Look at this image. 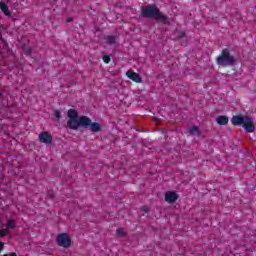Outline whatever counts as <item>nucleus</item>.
<instances>
[{
	"instance_id": "nucleus-6",
	"label": "nucleus",
	"mask_w": 256,
	"mask_h": 256,
	"mask_svg": "<svg viewBox=\"0 0 256 256\" xmlns=\"http://www.w3.org/2000/svg\"><path fill=\"white\" fill-rule=\"evenodd\" d=\"M40 143H45L46 145H50V143H53V136L49 134L47 131H43L39 134L38 137Z\"/></svg>"
},
{
	"instance_id": "nucleus-5",
	"label": "nucleus",
	"mask_w": 256,
	"mask_h": 256,
	"mask_svg": "<svg viewBox=\"0 0 256 256\" xmlns=\"http://www.w3.org/2000/svg\"><path fill=\"white\" fill-rule=\"evenodd\" d=\"M56 241L58 243V246L64 247V249H69V247H71V238L67 233L59 234Z\"/></svg>"
},
{
	"instance_id": "nucleus-9",
	"label": "nucleus",
	"mask_w": 256,
	"mask_h": 256,
	"mask_svg": "<svg viewBox=\"0 0 256 256\" xmlns=\"http://www.w3.org/2000/svg\"><path fill=\"white\" fill-rule=\"evenodd\" d=\"M88 127L90 128V131H92V133H99V131H101V124L97 122H92L91 119Z\"/></svg>"
},
{
	"instance_id": "nucleus-16",
	"label": "nucleus",
	"mask_w": 256,
	"mask_h": 256,
	"mask_svg": "<svg viewBox=\"0 0 256 256\" xmlns=\"http://www.w3.org/2000/svg\"><path fill=\"white\" fill-rule=\"evenodd\" d=\"M116 235L118 237H126L127 236V232H125V230L123 228H118L116 230Z\"/></svg>"
},
{
	"instance_id": "nucleus-18",
	"label": "nucleus",
	"mask_w": 256,
	"mask_h": 256,
	"mask_svg": "<svg viewBox=\"0 0 256 256\" xmlns=\"http://www.w3.org/2000/svg\"><path fill=\"white\" fill-rule=\"evenodd\" d=\"M102 59L104 63H111V56L109 55H104Z\"/></svg>"
},
{
	"instance_id": "nucleus-12",
	"label": "nucleus",
	"mask_w": 256,
	"mask_h": 256,
	"mask_svg": "<svg viewBox=\"0 0 256 256\" xmlns=\"http://www.w3.org/2000/svg\"><path fill=\"white\" fill-rule=\"evenodd\" d=\"M216 123H218V125H227V123H229V117L225 115L218 116L216 118Z\"/></svg>"
},
{
	"instance_id": "nucleus-19",
	"label": "nucleus",
	"mask_w": 256,
	"mask_h": 256,
	"mask_svg": "<svg viewBox=\"0 0 256 256\" xmlns=\"http://www.w3.org/2000/svg\"><path fill=\"white\" fill-rule=\"evenodd\" d=\"M54 116L56 117V119H61V111L59 110H54Z\"/></svg>"
},
{
	"instance_id": "nucleus-21",
	"label": "nucleus",
	"mask_w": 256,
	"mask_h": 256,
	"mask_svg": "<svg viewBox=\"0 0 256 256\" xmlns=\"http://www.w3.org/2000/svg\"><path fill=\"white\" fill-rule=\"evenodd\" d=\"M184 37H185V32H182V31L178 32V39H184Z\"/></svg>"
},
{
	"instance_id": "nucleus-17",
	"label": "nucleus",
	"mask_w": 256,
	"mask_h": 256,
	"mask_svg": "<svg viewBox=\"0 0 256 256\" xmlns=\"http://www.w3.org/2000/svg\"><path fill=\"white\" fill-rule=\"evenodd\" d=\"M23 49H24V53L26 54V55H31V53H32V49H31V47H29V46H27V45H24L23 46Z\"/></svg>"
},
{
	"instance_id": "nucleus-11",
	"label": "nucleus",
	"mask_w": 256,
	"mask_h": 256,
	"mask_svg": "<svg viewBox=\"0 0 256 256\" xmlns=\"http://www.w3.org/2000/svg\"><path fill=\"white\" fill-rule=\"evenodd\" d=\"M0 9L6 15V17H11V11L9 10V6L3 1L0 2Z\"/></svg>"
},
{
	"instance_id": "nucleus-25",
	"label": "nucleus",
	"mask_w": 256,
	"mask_h": 256,
	"mask_svg": "<svg viewBox=\"0 0 256 256\" xmlns=\"http://www.w3.org/2000/svg\"><path fill=\"white\" fill-rule=\"evenodd\" d=\"M71 21H73V18H68L67 19V23H71Z\"/></svg>"
},
{
	"instance_id": "nucleus-15",
	"label": "nucleus",
	"mask_w": 256,
	"mask_h": 256,
	"mask_svg": "<svg viewBox=\"0 0 256 256\" xmlns=\"http://www.w3.org/2000/svg\"><path fill=\"white\" fill-rule=\"evenodd\" d=\"M116 41H117L116 36L110 35V36L107 37L108 45H115Z\"/></svg>"
},
{
	"instance_id": "nucleus-2",
	"label": "nucleus",
	"mask_w": 256,
	"mask_h": 256,
	"mask_svg": "<svg viewBox=\"0 0 256 256\" xmlns=\"http://www.w3.org/2000/svg\"><path fill=\"white\" fill-rule=\"evenodd\" d=\"M232 125L243 127L246 133H253L255 131V124H253V118L251 116L236 115L231 119Z\"/></svg>"
},
{
	"instance_id": "nucleus-22",
	"label": "nucleus",
	"mask_w": 256,
	"mask_h": 256,
	"mask_svg": "<svg viewBox=\"0 0 256 256\" xmlns=\"http://www.w3.org/2000/svg\"><path fill=\"white\" fill-rule=\"evenodd\" d=\"M47 197H49L50 199H53V197H55V193H53V191H48Z\"/></svg>"
},
{
	"instance_id": "nucleus-23",
	"label": "nucleus",
	"mask_w": 256,
	"mask_h": 256,
	"mask_svg": "<svg viewBox=\"0 0 256 256\" xmlns=\"http://www.w3.org/2000/svg\"><path fill=\"white\" fill-rule=\"evenodd\" d=\"M142 211H144V213H149V207L144 206V207L142 208Z\"/></svg>"
},
{
	"instance_id": "nucleus-24",
	"label": "nucleus",
	"mask_w": 256,
	"mask_h": 256,
	"mask_svg": "<svg viewBox=\"0 0 256 256\" xmlns=\"http://www.w3.org/2000/svg\"><path fill=\"white\" fill-rule=\"evenodd\" d=\"M4 248H5V243L0 242V253L1 251H3Z\"/></svg>"
},
{
	"instance_id": "nucleus-26",
	"label": "nucleus",
	"mask_w": 256,
	"mask_h": 256,
	"mask_svg": "<svg viewBox=\"0 0 256 256\" xmlns=\"http://www.w3.org/2000/svg\"><path fill=\"white\" fill-rule=\"evenodd\" d=\"M3 97V94L0 93V99Z\"/></svg>"
},
{
	"instance_id": "nucleus-13",
	"label": "nucleus",
	"mask_w": 256,
	"mask_h": 256,
	"mask_svg": "<svg viewBox=\"0 0 256 256\" xmlns=\"http://www.w3.org/2000/svg\"><path fill=\"white\" fill-rule=\"evenodd\" d=\"M67 115L69 119H79V112L75 109H69Z\"/></svg>"
},
{
	"instance_id": "nucleus-10",
	"label": "nucleus",
	"mask_w": 256,
	"mask_h": 256,
	"mask_svg": "<svg viewBox=\"0 0 256 256\" xmlns=\"http://www.w3.org/2000/svg\"><path fill=\"white\" fill-rule=\"evenodd\" d=\"M188 133L192 137H195V136L200 137L201 129H199V126H192L191 128H189Z\"/></svg>"
},
{
	"instance_id": "nucleus-1",
	"label": "nucleus",
	"mask_w": 256,
	"mask_h": 256,
	"mask_svg": "<svg viewBox=\"0 0 256 256\" xmlns=\"http://www.w3.org/2000/svg\"><path fill=\"white\" fill-rule=\"evenodd\" d=\"M141 17H143V19H155V21L163 23V25H171L169 16L163 14L155 4L143 6L141 9Z\"/></svg>"
},
{
	"instance_id": "nucleus-14",
	"label": "nucleus",
	"mask_w": 256,
	"mask_h": 256,
	"mask_svg": "<svg viewBox=\"0 0 256 256\" xmlns=\"http://www.w3.org/2000/svg\"><path fill=\"white\" fill-rule=\"evenodd\" d=\"M6 227L8 229H15V227H17V223L15 222V220L10 219V220H8V222L6 224Z\"/></svg>"
},
{
	"instance_id": "nucleus-20",
	"label": "nucleus",
	"mask_w": 256,
	"mask_h": 256,
	"mask_svg": "<svg viewBox=\"0 0 256 256\" xmlns=\"http://www.w3.org/2000/svg\"><path fill=\"white\" fill-rule=\"evenodd\" d=\"M9 233V231L7 229H2L0 230V237H5V235H7Z\"/></svg>"
},
{
	"instance_id": "nucleus-7",
	"label": "nucleus",
	"mask_w": 256,
	"mask_h": 256,
	"mask_svg": "<svg viewBox=\"0 0 256 256\" xmlns=\"http://www.w3.org/2000/svg\"><path fill=\"white\" fill-rule=\"evenodd\" d=\"M164 199L167 203H175L179 199V194L174 191H167Z\"/></svg>"
},
{
	"instance_id": "nucleus-4",
	"label": "nucleus",
	"mask_w": 256,
	"mask_h": 256,
	"mask_svg": "<svg viewBox=\"0 0 256 256\" xmlns=\"http://www.w3.org/2000/svg\"><path fill=\"white\" fill-rule=\"evenodd\" d=\"M91 123V118L87 116H80L79 118L69 119L67 121L68 129H72V131H77L79 127H84V129H89V125Z\"/></svg>"
},
{
	"instance_id": "nucleus-8",
	"label": "nucleus",
	"mask_w": 256,
	"mask_h": 256,
	"mask_svg": "<svg viewBox=\"0 0 256 256\" xmlns=\"http://www.w3.org/2000/svg\"><path fill=\"white\" fill-rule=\"evenodd\" d=\"M126 76L128 79H131L132 81H135V83H141V75L133 72V70H128L126 72Z\"/></svg>"
},
{
	"instance_id": "nucleus-3",
	"label": "nucleus",
	"mask_w": 256,
	"mask_h": 256,
	"mask_svg": "<svg viewBox=\"0 0 256 256\" xmlns=\"http://www.w3.org/2000/svg\"><path fill=\"white\" fill-rule=\"evenodd\" d=\"M216 63L219 67H233L237 65V58L231 54L229 48H224L221 51V55L216 58Z\"/></svg>"
}]
</instances>
